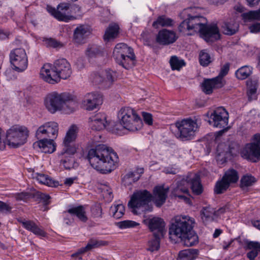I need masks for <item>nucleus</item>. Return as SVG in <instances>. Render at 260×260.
I'll use <instances>...</instances> for the list:
<instances>
[{
    "label": "nucleus",
    "mask_w": 260,
    "mask_h": 260,
    "mask_svg": "<svg viewBox=\"0 0 260 260\" xmlns=\"http://www.w3.org/2000/svg\"><path fill=\"white\" fill-rule=\"evenodd\" d=\"M221 233L222 230H221L220 229H216L215 230L213 236L214 238H216L218 237L221 234Z\"/></svg>",
    "instance_id": "nucleus-64"
},
{
    "label": "nucleus",
    "mask_w": 260,
    "mask_h": 260,
    "mask_svg": "<svg viewBox=\"0 0 260 260\" xmlns=\"http://www.w3.org/2000/svg\"><path fill=\"white\" fill-rule=\"evenodd\" d=\"M11 209L9 205L0 201V212H10Z\"/></svg>",
    "instance_id": "nucleus-59"
},
{
    "label": "nucleus",
    "mask_w": 260,
    "mask_h": 260,
    "mask_svg": "<svg viewBox=\"0 0 260 260\" xmlns=\"http://www.w3.org/2000/svg\"><path fill=\"white\" fill-rule=\"evenodd\" d=\"M177 132L175 136L182 141L192 139L198 128L197 121L191 118H186L175 123Z\"/></svg>",
    "instance_id": "nucleus-9"
},
{
    "label": "nucleus",
    "mask_w": 260,
    "mask_h": 260,
    "mask_svg": "<svg viewBox=\"0 0 260 260\" xmlns=\"http://www.w3.org/2000/svg\"><path fill=\"white\" fill-rule=\"evenodd\" d=\"M199 255L197 249H188L179 252L178 257L180 260H195Z\"/></svg>",
    "instance_id": "nucleus-35"
},
{
    "label": "nucleus",
    "mask_w": 260,
    "mask_h": 260,
    "mask_svg": "<svg viewBox=\"0 0 260 260\" xmlns=\"http://www.w3.org/2000/svg\"><path fill=\"white\" fill-rule=\"evenodd\" d=\"M252 140L251 143L246 144L240 154L243 158L256 162L260 159V134L254 135Z\"/></svg>",
    "instance_id": "nucleus-11"
},
{
    "label": "nucleus",
    "mask_w": 260,
    "mask_h": 260,
    "mask_svg": "<svg viewBox=\"0 0 260 260\" xmlns=\"http://www.w3.org/2000/svg\"><path fill=\"white\" fill-rule=\"evenodd\" d=\"M211 61V56L210 54L207 52L206 50H203L200 52L199 62L201 66L207 67Z\"/></svg>",
    "instance_id": "nucleus-48"
},
{
    "label": "nucleus",
    "mask_w": 260,
    "mask_h": 260,
    "mask_svg": "<svg viewBox=\"0 0 260 260\" xmlns=\"http://www.w3.org/2000/svg\"><path fill=\"white\" fill-rule=\"evenodd\" d=\"M242 17L244 21H250L253 20H260V9L256 11H250L242 14Z\"/></svg>",
    "instance_id": "nucleus-46"
},
{
    "label": "nucleus",
    "mask_w": 260,
    "mask_h": 260,
    "mask_svg": "<svg viewBox=\"0 0 260 260\" xmlns=\"http://www.w3.org/2000/svg\"><path fill=\"white\" fill-rule=\"evenodd\" d=\"M28 136V131L23 126L15 125L7 132L6 141L8 144L14 148L24 144Z\"/></svg>",
    "instance_id": "nucleus-8"
},
{
    "label": "nucleus",
    "mask_w": 260,
    "mask_h": 260,
    "mask_svg": "<svg viewBox=\"0 0 260 260\" xmlns=\"http://www.w3.org/2000/svg\"><path fill=\"white\" fill-rule=\"evenodd\" d=\"M186 180L188 182V185H190V188L193 194L200 195L203 192V188L198 175H194L192 178Z\"/></svg>",
    "instance_id": "nucleus-32"
},
{
    "label": "nucleus",
    "mask_w": 260,
    "mask_h": 260,
    "mask_svg": "<svg viewBox=\"0 0 260 260\" xmlns=\"http://www.w3.org/2000/svg\"><path fill=\"white\" fill-rule=\"evenodd\" d=\"M142 116L144 122L149 125H151L153 123L152 115L147 112H142Z\"/></svg>",
    "instance_id": "nucleus-57"
},
{
    "label": "nucleus",
    "mask_w": 260,
    "mask_h": 260,
    "mask_svg": "<svg viewBox=\"0 0 260 260\" xmlns=\"http://www.w3.org/2000/svg\"><path fill=\"white\" fill-rule=\"evenodd\" d=\"M105 81L104 87H110L116 79V72L111 70H106L103 74Z\"/></svg>",
    "instance_id": "nucleus-41"
},
{
    "label": "nucleus",
    "mask_w": 260,
    "mask_h": 260,
    "mask_svg": "<svg viewBox=\"0 0 260 260\" xmlns=\"http://www.w3.org/2000/svg\"><path fill=\"white\" fill-rule=\"evenodd\" d=\"M164 237L162 235H153L148 242L147 250L151 252L157 251L160 248V239Z\"/></svg>",
    "instance_id": "nucleus-39"
},
{
    "label": "nucleus",
    "mask_w": 260,
    "mask_h": 260,
    "mask_svg": "<svg viewBox=\"0 0 260 260\" xmlns=\"http://www.w3.org/2000/svg\"><path fill=\"white\" fill-rule=\"evenodd\" d=\"M18 221L22 224L23 228L31 232L35 235L42 237L46 236V233L40 228L33 221L18 219Z\"/></svg>",
    "instance_id": "nucleus-27"
},
{
    "label": "nucleus",
    "mask_w": 260,
    "mask_h": 260,
    "mask_svg": "<svg viewBox=\"0 0 260 260\" xmlns=\"http://www.w3.org/2000/svg\"><path fill=\"white\" fill-rule=\"evenodd\" d=\"M113 56L116 62L125 69H129L135 65L136 56L133 49L126 44H117L113 50Z\"/></svg>",
    "instance_id": "nucleus-6"
},
{
    "label": "nucleus",
    "mask_w": 260,
    "mask_h": 260,
    "mask_svg": "<svg viewBox=\"0 0 260 260\" xmlns=\"http://www.w3.org/2000/svg\"><path fill=\"white\" fill-rule=\"evenodd\" d=\"M89 32L88 26L80 25L76 28L74 31V39L78 43H82Z\"/></svg>",
    "instance_id": "nucleus-34"
},
{
    "label": "nucleus",
    "mask_w": 260,
    "mask_h": 260,
    "mask_svg": "<svg viewBox=\"0 0 260 260\" xmlns=\"http://www.w3.org/2000/svg\"><path fill=\"white\" fill-rule=\"evenodd\" d=\"M106 244V242L104 241H99L95 239H91L89 241L85 247L79 249L77 252L72 254L71 256L74 257L76 255L84 253L85 252L93 248H98L101 246L105 245Z\"/></svg>",
    "instance_id": "nucleus-30"
},
{
    "label": "nucleus",
    "mask_w": 260,
    "mask_h": 260,
    "mask_svg": "<svg viewBox=\"0 0 260 260\" xmlns=\"http://www.w3.org/2000/svg\"><path fill=\"white\" fill-rule=\"evenodd\" d=\"M74 96L69 92L58 93L56 91L48 93L45 99L47 109L51 113L62 110L67 114H70L77 108V103L74 100Z\"/></svg>",
    "instance_id": "nucleus-4"
},
{
    "label": "nucleus",
    "mask_w": 260,
    "mask_h": 260,
    "mask_svg": "<svg viewBox=\"0 0 260 260\" xmlns=\"http://www.w3.org/2000/svg\"><path fill=\"white\" fill-rule=\"evenodd\" d=\"M106 116L104 114L98 113L90 117L89 122L91 128L95 131H101L106 127Z\"/></svg>",
    "instance_id": "nucleus-26"
},
{
    "label": "nucleus",
    "mask_w": 260,
    "mask_h": 260,
    "mask_svg": "<svg viewBox=\"0 0 260 260\" xmlns=\"http://www.w3.org/2000/svg\"><path fill=\"white\" fill-rule=\"evenodd\" d=\"M252 73V69L249 66H243L239 69L235 73L236 77L240 80L248 78Z\"/></svg>",
    "instance_id": "nucleus-42"
},
{
    "label": "nucleus",
    "mask_w": 260,
    "mask_h": 260,
    "mask_svg": "<svg viewBox=\"0 0 260 260\" xmlns=\"http://www.w3.org/2000/svg\"><path fill=\"white\" fill-rule=\"evenodd\" d=\"M230 69V63H226L224 64L221 68L220 71V72L218 74V75L216 77V78L219 81H222V78L223 77L226 76Z\"/></svg>",
    "instance_id": "nucleus-55"
},
{
    "label": "nucleus",
    "mask_w": 260,
    "mask_h": 260,
    "mask_svg": "<svg viewBox=\"0 0 260 260\" xmlns=\"http://www.w3.org/2000/svg\"><path fill=\"white\" fill-rule=\"evenodd\" d=\"M193 218L187 215H178L172 220L169 229L170 238L180 239L183 244L187 247L198 243V236L193 230Z\"/></svg>",
    "instance_id": "nucleus-1"
},
{
    "label": "nucleus",
    "mask_w": 260,
    "mask_h": 260,
    "mask_svg": "<svg viewBox=\"0 0 260 260\" xmlns=\"http://www.w3.org/2000/svg\"><path fill=\"white\" fill-rule=\"evenodd\" d=\"M91 214L94 218L102 217V208L100 205H95L91 209Z\"/></svg>",
    "instance_id": "nucleus-53"
},
{
    "label": "nucleus",
    "mask_w": 260,
    "mask_h": 260,
    "mask_svg": "<svg viewBox=\"0 0 260 260\" xmlns=\"http://www.w3.org/2000/svg\"><path fill=\"white\" fill-rule=\"evenodd\" d=\"M256 181L254 177L251 175H244L240 180V186L241 188L252 186Z\"/></svg>",
    "instance_id": "nucleus-45"
},
{
    "label": "nucleus",
    "mask_w": 260,
    "mask_h": 260,
    "mask_svg": "<svg viewBox=\"0 0 260 260\" xmlns=\"http://www.w3.org/2000/svg\"><path fill=\"white\" fill-rule=\"evenodd\" d=\"M249 29L250 32L252 33H257L260 31V23H256L250 25Z\"/></svg>",
    "instance_id": "nucleus-60"
},
{
    "label": "nucleus",
    "mask_w": 260,
    "mask_h": 260,
    "mask_svg": "<svg viewBox=\"0 0 260 260\" xmlns=\"http://www.w3.org/2000/svg\"><path fill=\"white\" fill-rule=\"evenodd\" d=\"M169 187L164 186H156L153 189L152 200L157 207H160L165 202L169 192Z\"/></svg>",
    "instance_id": "nucleus-22"
},
{
    "label": "nucleus",
    "mask_w": 260,
    "mask_h": 260,
    "mask_svg": "<svg viewBox=\"0 0 260 260\" xmlns=\"http://www.w3.org/2000/svg\"><path fill=\"white\" fill-rule=\"evenodd\" d=\"M58 124L53 121L48 122L40 126L36 132L38 139L48 137L50 139L55 138L58 135Z\"/></svg>",
    "instance_id": "nucleus-18"
},
{
    "label": "nucleus",
    "mask_w": 260,
    "mask_h": 260,
    "mask_svg": "<svg viewBox=\"0 0 260 260\" xmlns=\"http://www.w3.org/2000/svg\"><path fill=\"white\" fill-rule=\"evenodd\" d=\"M10 59L13 69L16 71L23 72L27 67V57L23 48H16L11 51Z\"/></svg>",
    "instance_id": "nucleus-13"
},
{
    "label": "nucleus",
    "mask_w": 260,
    "mask_h": 260,
    "mask_svg": "<svg viewBox=\"0 0 260 260\" xmlns=\"http://www.w3.org/2000/svg\"><path fill=\"white\" fill-rule=\"evenodd\" d=\"M78 132L77 127L72 125L67 131L63 142V149L62 154L67 153L73 155L76 152V146L75 142L77 138Z\"/></svg>",
    "instance_id": "nucleus-15"
},
{
    "label": "nucleus",
    "mask_w": 260,
    "mask_h": 260,
    "mask_svg": "<svg viewBox=\"0 0 260 260\" xmlns=\"http://www.w3.org/2000/svg\"><path fill=\"white\" fill-rule=\"evenodd\" d=\"M239 151V145L235 142L231 143L229 145H226L224 143L219 144L216 149L217 155L221 156V159L224 161H227L232 157L237 156L240 152Z\"/></svg>",
    "instance_id": "nucleus-16"
},
{
    "label": "nucleus",
    "mask_w": 260,
    "mask_h": 260,
    "mask_svg": "<svg viewBox=\"0 0 260 260\" xmlns=\"http://www.w3.org/2000/svg\"><path fill=\"white\" fill-rule=\"evenodd\" d=\"M103 48L102 47L96 44L89 45L86 54L89 58H95L102 54Z\"/></svg>",
    "instance_id": "nucleus-38"
},
{
    "label": "nucleus",
    "mask_w": 260,
    "mask_h": 260,
    "mask_svg": "<svg viewBox=\"0 0 260 260\" xmlns=\"http://www.w3.org/2000/svg\"><path fill=\"white\" fill-rule=\"evenodd\" d=\"M248 5L250 6H253L258 4L260 0H246Z\"/></svg>",
    "instance_id": "nucleus-63"
},
{
    "label": "nucleus",
    "mask_w": 260,
    "mask_h": 260,
    "mask_svg": "<svg viewBox=\"0 0 260 260\" xmlns=\"http://www.w3.org/2000/svg\"><path fill=\"white\" fill-rule=\"evenodd\" d=\"M178 38V37L175 31L164 28L158 32L156 41L160 45H169L176 42Z\"/></svg>",
    "instance_id": "nucleus-21"
},
{
    "label": "nucleus",
    "mask_w": 260,
    "mask_h": 260,
    "mask_svg": "<svg viewBox=\"0 0 260 260\" xmlns=\"http://www.w3.org/2000/svg\"><path fill=\"white\" fill-rule=\"evenodd\" d=\"M76 179V178H66L65 180L64 183L66 185L71 186L74 182V181Z\"/></svg>",
    "instance_id": "nucleus-62"
},
{
    "label": "nucleus",
    "mask_w": 260,
    "mask_h": 260,
    "mask_svg": "<svg viewBox=\"0 0 260 260\" xmlns=\"http://www.w3.org/2000/svg\"><path fill=\"white\" fill-rule=\"evenodd\" d=\"M222 178L229 182V184L236 183L239 179L238 172L234 169H230L225 173Z\"/></svg>",
    "instance_id": "nucleus-43"
},
{
    "label": "nucleus",
    "mask_w": 260,
    "mask_h": 260,
    "mask_svg": "<svg viewBox=\"0 0 260 260\" xmlns=\"http://www.w3.org/2000/svg\"><path fill=\"white\" fill-rule=\"evenodd\" d=\"M106 244V242L104 241H99L95 239H91L89 241L85 247L79 249L77 252L72 254L71 256L74 257L76 255L84 253L85 252L93 248H98L101 246L105 245Z\"/></svg>",
    "instance_id": "nucleus-31"
},
{
    "label": "nucleus",
    "mask_w": 260,
    "mask_h": 260,
    "mask_svg": "<svg viewBox=\"0 0 260 260\" xmlns=\"http://www.w3.org/2000/svg\"><path fill=\"white\" fill-rule=\"evenodd\" d=\"M72 73L69 62L65 58H60L53 64H45L41 69L40 77L46 82L54 84L60 82L61 79H67Z\"/></svg>",
    "instance_id": "nucleus-3"
},
{
    "label": "nucleus",
    "mask_w": 260,
    "mask_h": 260,
    "mask_svg": "<svg viewBox=\"0 0 260 260\" xmlns=\"http://www.w3.org/2000/svg\"><path fill=\"white\" fill-rule=\"evenodd\" d=\"M69 213L72 216H75L81 221L85 222L87 221L88 218L86 215L85 209L82 206L77 207H72L63 212L64 214Z\"/></svg>",
    "instance_id": "nucleus-29"
},
{
    "label": "nucleus",
    "mask_w": 260,
    "mask_h": 260,
    "mask_svg": "<svg viewBox=\"0 0 260 260\" xmlns=\"http://www.w3.org/2000/svg\"><path fill=\"white\" fill-rule=\"evenodd\" d=\"M119 26L115 23H110L105 30L103 39L105 42H109L117 38L119 34Z\"/></svg>",
    "instance_id": "nucleus-28"
},
{
    "label": "nucleus",
    "mask_w": 260,
    "mask_h": 260,
    "mask_svg": "<svg viewBox=\"0 0 260 260\" xmlns=\"http://www.w3.org/2000/svg\"><path fill=\"white\" fill-rule=\"evenodd\" d=\"M118 228L121 229L134 228L139 225L137 222L132 220H123L116 223Z\"/></svg>",
    "instance_id": "nucleus-52"
},
{
    "label": "nucleus",
    "mask_w": 260,
    "mask_h": 260,
    "mask_svg": "<svg viewBox=\"0 0 260 260\" xmlns=\"http://www.w3.org/2000/svg\"><path fill=\"white\" fill-rule=\"evenodd\" d=\"M188 182L187 180L182 179L177 182V186L174 188L172 193L174 196L187 202L189 199L184 194H188Z\"/></svg>",
    "instance_id": "nucleus-23"
},
{
    "label": "nucleus",
    "mask_w": 260,
    "mask_h": 260,
    "mask_svg": "<svg viewBox=\"0 0 260 260\" xmlns=\"http://www.w3.org/2000/svg\"><path fill=\"white\" fill-rule=\"evenodd\" d=\"M103 103L102 95L99 92L87 93L82 101L83 106L87 110L96 109Z\"/></svg>",
    "instance_id": "nucleus-19"
},
{
    "label": "nucleus",
    "mask_w": 260,
    "mask_h": 260,
    "mask_svg": "<svg viewBox=\"0 0 260 260\" xmlns=\"http://www.w3.org/2000/svg\"><path fill=\"white\" fill-rule=\"evenodd\" d=\"M229 113L222 107H218L214 110L211 113L208 121L210 125L219 128H223L219 132L222 133L228 129Z\"/></svg>",
    "instance_id": "nucleus-12"
},
{
    "label": "nucleus",
    "mask_w": 260,
    "mask_h": 260,
    "mask_svg": "<svg viewBox=\"0 0 260 260\" xmlns=\"http://www.w3.org/2000/svg\"><path fill=\"white\" fill-rule=\"evenodd\" d=\"M223 32L225 35H233L238 29V25L236 23H225L223 26Z\"/></svg>",
    "instance_id": "nucleus-49"
},
{
    "label": "nucleus",
    "mask_w": 260,
    "mask_h": 260,
    "mask_svg": "<svg viewBox=\"0 0 260 260\" xmlns=\"http://www.w3.org/2000/svg\"><path fill=\"white\" fill-rule=\"evenodd\" d=\"M201 37L207 42H213L220 39L218 27L216 24H207V20L200 28Z\"/></svg>",
    "instance_id": "nucleus-17"
},
{
    "label": "nucleus",
    "mask_w": 260,
    "mask_h": 260,
    "mask_svg": "<svg viewBox=\"0 0 260 260\" xmlns=\"http://www.w3.org/2000/svg\"><path fill=\"white\" fill-rule=\"evenodd\" d=\"M170 63L173 70H180L185 65L184 61L183 60H179L176 56L171 57Z\"/></svg>",
    "instance_id": "nucleus-50"
},
{
    "label": "nucleus",
    "mask_w": 260,
    "mask_h": 260,
    "mask_svg": "<svg viewBox=\"0 0 260 260\" xmlns=\"http://www.w3.org/2000/svg\"><path fill=\"white\" fill-rule=\"evenodd\" d=\"M72 6L68 3H62L59 4L57 9L52 7H47L48 12L59 21L68 22L73 20L75 17L71 15Z\"/></svg>",
    "instance_id": "nucleus-14"
},
{
    "label": "nucleus",
    "mask_w": 260,
    "mask_h": 260,
    "mask_svg": "<svg viewBox=\"0 0 260 260\" xmlns=\"http://www.w3.org/2000/svg\"><path fill=\"white\" fill-rule=\"evenodd\" d=\"M91 79L95 84H102L104 87L105 81L103 75L99 73H94L91 75Z\"/></svg>",
    "instance_id": "nucleus-56"
},
{
    "label": "nucleus",
    "mask_w": 260,
    "mask_h": 260,
    "mask_svg": "<svg viewBox=\"0 0 260 260\" xmlns=\"http://www.w3.org/2000/svg\"><path fill=\"white\" fill-rule=\"evenodd\" d=\"M33 198H36L37 201L42 202L45 205H47L49 204V200L50 199V197L48 194L43 193L40 191H37L33 193Z\"/></svg>",
    "instance_id": "nucleus-51"
},
{
    "label": "nucleus",
    "mask_w": 260,
    "mask_h": 260,
    "mask_svg": "<svg viewBox=\"0 0 260 260\" xmlns=\"http://www.w3.org/2000/svg\"><path fill=\"white\" fill-rule=\"evenodd\" d=\"M152 198V194L147 190H140L134 192L128 203V206L132 209V212L136 214L140 213L138 210L140 209L142 211L151 212L153 207L149 204Z\"/></svg>",
    "instance_id": "nucleus-5"
},
{
    "label": "nucleus",
    "mask_w": 260,
    "mask_h": 260,
    "mask_svg": "<svg viewBox=\"0 0 260 260\" xmlns=\"http://www.w3.org/2000/svg\"><path fill=\"white\" fill-rule=\"evenodd\" d=\"M44 42L46 44V45L48 47H52L53 48H56L58 46L59 43L55 40L49 38L46 39L44 40Z\"/></svg>",
    "instance_id": "nucleus-58"
},
{
    "label": "nucleus",
    "mask_w": 260,
    "mask_h": 260,
    "mask_svg": "<svg viewBox=\"0 0 260 260\" xmlns=\"http://www.w3.org/2000/svg\"><path fill=\"white\" fill-rule=\"evenodd\" d=\"M164 172L166 174L175 175L178 173L179 170L177 168H176L167 167L165 169Z\"/></svg>",
    "instance_id": "nucleus-61"
},
{
    "label": "nucleus",
    "mask_w": 260,
    "mask_h": 260,
    "mask_svg": "<svg viewBox=\"0 0 260 260\" xmlns=\"http://www.w3.org/2000/svg\"><path fill=\"white\" fill-rule=\"evenodd\" d=\"M87 159L94 169L103 174H107L116 168L118 157L112 149L105 145H99L89 150Z\"/></svg>",
    "instance_id": "nucleus-2"
},
{
    "label": "nucleus",
    "mask_w": 260,
    "mask_h": 260,
    "mask_svg": "<svg viewBox=\"0 0 260 260\" xmlns=\"http://www.w3.org/2000/svg\"><path fill=\"white\" fill-rule=\"evenodd\" d=\"M206 18L201 16L188 15V18L183 20L178 26V30L184 36H191L193 32H200V28L206 22Z\"/></svg>",
    "instance_id": "nucleus-10"
},
{
    "label": "nucleus",
    "mask_w": 260,
    "mask_h": 260,
    "mask_svg": "<svg viewBox=\"0 0 260 260\" xmlns=\"http://www.w3.org/2000/svg\"><path fill=\"white\" fill-rule=\"evenodd\" d=\"M229 182H226L222 178L221 180L217 181L214 188V192L216 194H221L225 191L229 187Z\"/></svg>",
    "instance_id": "nucleus-47"
},
{
    "label": "nucleus",
    "mask_w": 260,
    "mask_h": 260,
    "mask_svg": "<svg viewBox=\"0 0 260 260\" xmlns=\"http://www.w3.org/2000/svg\"><path fill=\"white\" fill-rule=\"evenodd\" d=\"M118 117L123 127L132 132L137 131L143 126V122L136 111L129 107L122 108L118 113Z\"/></svg>",
    "instance_id": "nucleus-7"
},
{
    "label": "nucleus",
    "mask_w": 260,
    "mask_h": 260,
    "mask_svg": "<svg viewBox=\"0 0 260 260\" xmlns=\"http://www.w3.org/2000/svg\"><path fill=\"white\" fill-rule=\"evenodd\" d=\"M143 223L148 225L153 235L164 236L165 233V223L162 219L159 217L147 218L143 220Z\"/></svg>",
    "instance_id": "nucleus-20"
},
{
    "label": "nucleus",
    "mask_w": 260,
    "mask_h": 260,
    "mask_svg": "<svg viewBox=\"0 0 260 260\" xmlns=\"http://www.w3.org/2000/svg\"><path fill=\"white\" fill-rule=\"evenodd\" d=\"M110 212L112 213V216L116 219H119L123 216L125 212L124 206L121 204L114 205L110 208Z\"/></svg>",
    "instance_id": "nucleus-44"
},
{
    "label": "nucleus",
    "mask_w": 260,
    "mask_h": 260,
    "mask_svg": "<svg viewBox=\"0 0 260 260\" xmlns=\"http://www.w3.org/2000/svg\"><path fill=\"white\" fill-rule=\"evenodd\" d=\"M224 83L219 81L215 77L212 79H206L202 83V88L204 92L207 94L212 93L214 88H220L223 87Z\"/></svg>",
    "instance_id": "nucleus-24"
},
{
    "label": "nucleus",
    "mask_w": 260,
    "mask_h": 260,
    "mask_svg": "<svg viewBox=\"0 0 260 260\" xmlns=\"http://www.w3.org/2000/svg\"><path fill=\"white\" fill-rule=\"evenodd\" d=\"M35 147H38L40 151L45 153H53L56 149V145L53 139L43 138L34 144Z\"/></svg>",
    "instance_id": "nucleus-25"
},
{
    "label": "nucleus",
    "mask_w": 260,
    "mask_h": 260,
    "mask_svg": "<svg viewBox=\"0 0 260 260\" xmlns=\"http://www.w3.org/2000/svg\"><path fill=\"white\" fill-rule=\"evenodd\" d=\"M247 249L251 250L246 255L249 260H255L257 256L258 252H260V242L257 241H248L247 243Z\"/></svg>",
    "instance_id": "nucleus-33"
},
{
    "label": "nucleus",
    "mask_w": 260,
    "mask_h": 260,
    "mask_svg": "<svg viewBox=\"0 0 260 260\" xmlns=\"http://www.w3.org/2000/svg\"><path fill=\"white\" fill-rule=\"evenodd\" d=\"M35 178L41 184L50 187H56L59 185L58 181L52 180L48 175L43 174L37 173L36 174Z\"/></svg>",
    "instance_id": "nucleus-36"
},
{
    "label": "nucleus",
    "mask_w": 260,
    "mask_h": 260,
    "mask_svg": "<svg viewBox=\"0 0 260 260\" xmlns=\"http://www.w3.org/2000/svg\"><path fill=\"white\" fill-rule=\"evenodd\" d=\"M31 198H33V193L30 192H22L15 195V199L17 201L27 202Z\"/></svg>",
    "instance_id": "nucleus-54"
},
{
    "label": "nucleus",
    "mask_w": 260,
    "mask_h": 260,
    "mask_svg": "<svg viewBox=\"0 0 260 260\" xmlns=\"http://www.w3.org/2000/svg\"><path fill=\"white\" fill-rule=\"evenodd\" d=\"M216 211L211 207H203L201 211V216L203 222L213 221Z\"/></svg>",
    "instance_id": "nucleus-40"
},
{
    "label": "nucleus",
    "mask_w": 260,
    "mask_h": 260,
    "mask_svg": "<svg viewBox=\"0 0 260 260\" xmlns=\"http://www.w3.org/2000/svg\"><path fill=\"white\" fill-rule=\"evenodd\" d=\"M174 24V20L165 15H161L158 17L155 21L152 23V26L155 28L159 26L169 27Z\"/></svg>",
    "instance_id": "nucleus-37"
}]
</instances>
